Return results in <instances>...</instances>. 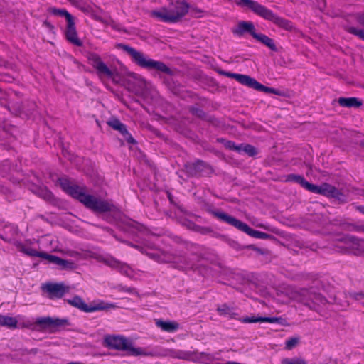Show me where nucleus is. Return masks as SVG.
<instances>
[{
    "mask_svg": "<svg viewBox=\"0 0 364 364\" xmlns=\"http://www.w3.org/2000/svg\"><path fill=\"white\" fill-rule=\"evenodd\" d=\"M60 187L70 195L73 198L78 200L86 208L90 209L95 213H105L113 212L116 210V206L107 200H104L94 196L87 194L85 188L76 184H73L66 178H58Z\"/></svg>",
    "mask_w": 364,
    "mask_h": 364,
    "instance_id": "1",
    "label": "nucleus"
},
{
    "mask_svg": "<svg viewBox=\"0 0 364 364\" xmlns=\"http://www.w3.org/2000/svg\"><path fill=\"white\" fill-rule=\"evenodd\" d=\"M149 257L160 263L173 262L179 269H195L202 260L200 255L192 253L188 256H177L164 250L148 254Z\"/></svg>",
    "mask_w": 364,
    "mask_h": 364,
    "instance_id": "2",
    "label": "nucleus"
},
{
    "mask_svg": "<svg viewBox=\"0 0 364 364\" xmlns=\"http://www.w3.org/2000/svg\"><path fill=\"white\" fill-rule=\"evenodd\" d=\"M235 3L241 7L247 8L256 15L264 18L265 20L272 21L277 26L287 30L291 31L293 25L291 21L284 18L279 17L272 11L269 10L264 6L260 4L257 1L253 0H233Z\"/></svg>",
    "mask_w": 364,
    "mask_h": 364,
    "instance_id": "3",
    "label": "nucleus"
},
{
    "mask_svg": "<svg viewBox=\"0 0 364 364\" xmlns=\"http://www.w3.org/2000/svg\"><path fill=\"white\" fill-rule=\"evenodd\" d=\"M116 47L127 53L132 60L139 67L148 70H155L168 75H172V70L163 62L147 58L143 53L123 43H118Z\"/></svg>",
    "mask_w": 364,
    "mask_h": 364,
    "instance_id": "4",
    "label": "nucleus"
},
{
    "mask_svg": "<svg viewBox=\"0 0 364 364\" xmlns=\"http://www.w3.org/2000/svg\"><path fill=\"white\" fill-rule=\"evenodd\" d=\"M188 9L189 5L186 2L172 1L168 8L163 7L159 11H152L151 16L164 22L176 23L188 13Z\"/></svg>",
    "mask_w": 364,
    "mask_h": 364,
    "instance_id": "5",
    "label": "nucleus"
},
{
    "mask_svg": "<svg viewBox=\"0 0 364 364\" xmlns=\"http://www.w3.org/2000/svg\"><path fill=\"white\" fill-rule=\"evenodd\" d=\"M107 346L112 349L125 350L128 354L134 356H155V351H146L141 348H134L132 341L123 336H108L105 338Z\"/></svg>",
    "mask_w": 364,
    "mask_h": 364,
    "instance_id": "6",
    "label": "nucleus"
},
{
    "mask_svg": "<svg viewBox=\"0 0 364 364\" xmlns=\"http://www.w3.org/2000/svg\"><path fill=\"white\" fill-rule=\"evenodd\" d=\"M292 298L296 301L303 304L312 310H317V307L325 304L326 299L321 294L316 292L313 288L300 289L292 293Z\"/></svg>",
    "mask_w": 364,
    "mask_h": 364,
    "instance_id": "7",
    "label": "nucleus"
},
{
    "mask_svg": "<svg viewBox=\"0 0 364 364\" xmlns=\"http://www.w3.org/2000/svg\"><path fill=\"white\" fill-rule=\"evenodd\" d=\"M48 11L55 16H62L65 18L67 22L65 31L66 39L70 43L76 46H82V42L77 37L75 18L66 9H64L49 7L48 9Z\"/></svg>",
    "mask_w": 364,
    "mask_h": 364,
    "instance_id": "8",
    "label": "nucleus"
},
{
    "mask_svg": "<svg viewBox=\"0 0 364 364\" xmlns=\"http://www.w3.org/2000/svg\"><path fill=\"white\" fill-rule=\"evenodd\" d=\"M218 73L221 75L233 78L240 84L245 85L250 88H252L255 90L264 92L266 93H272L279 96L282 95V92L279 90L274 89L273 87H266L259 83V82H257L255 78H252L249 75L229 73L222 70H218Z\"/></svg>",
    "mask_w": 364,
    "mask_h": 364,
    "instance_id": "9",
    "label": "nucleus"
},
{
    "mask_svg": "<svg viewBox=\"0 0 364 364\" xmlns=\"http://www.w3.org/2000/svg\"><path fill=\"white\" fill-rule=\"evenodd\" d=\"M208 212L220 221L229 224L237 230L247 233L248 235L259 238L260 231L252 229L247 224L222 211L209 210Z\"/></svg>",
    "mask_w": 364,
    "mask_h": 364,
    "instance_id": "10",
    "label": "nucleus"
},
{
    "mask_svg": "<svg viewBox=\"0 0 364 364\" xmlns=\"http://www.w3.org/2000/svg\"><path fill=\"white\" fill-rule=\"evenodd\" d=\"M184 171L188 176L201 177L212 173L210 166L201 160L195 162H188L184 164Z\"/></svg>",
    "mask_w": 364,
    "mask_h": 364,
    "instance_id": "11",
    "label": "nucleus"
},
{
    "mask_svg": "<svg viewBox=\"0 0 364 364\" xmlns=\"http://www.w3.org/2000/svg\"><path fill=\"white\" fill-rule=\"evenodd\" d=\"M41 289L48 293V298L50 299H60L65 294L70 291V287L63 283H51L48 282L43 284Z\"/></svg>",
    "mask_w": 364,
    "mask_h": 364,
    "instance_id": "12",
    "label": "nucleus"
},
{
    "mask_svg": "<svg viewBox=\"0 0 364 364\" xmlns=\"http://www.w3.org/2000/svg\"><path fill=\"white\" fill-rule=\"evenodd\" d=\"M35 325L41 329H57L60 327L70 325V322L66 318H58L51 317H40L36 318Z\"/></svg>",
    "mask_w": 364,
    "mask_h": 364,
    "instance_id": "13",
    "label": "nucleus"
},
{
    "mask_svg": "<svg viewBox=\"0 0 364 364\" xmlns=\"http://www.w3.org/2000/svg\"><path fill=\"white\" fill-rule=\"evenodd\" d=\"M88 60L92 67L97 70L98 75H104L108 77H112L113 76L112 70L101 60V58L98 54L95 53H90L88 55Z\"/></svg>",
    "mask_w": 364,
    "mask_h": 364,
    "instance_id": "14",
    "label": "nucleus"
},
{
    "mask_svg": "<svg viewBox=\"0 0 364 364\" xmlns=\"http://www.w3.org/2000/svg\"><path fill=\"white\" fill-rule=\"evenodd\" d=\"M67 302L70 305L75 308H77L84 312H93L98 310H103L106 308L105 306H103L101 304L93 306H88L79 296H75L73 299H68Z\"/></svg>",
    "mask_w": 364,
    "mask_h": 364,
    "instance_id": "15",
    "label": "nucleus"
},
{
    "mask_svg": "<svg viewBox=\"0 0 364 364\" xmlns=\"http://www.w3.org/2000/svg\"><path fill=\"white\" fill-rule=\"evenodd\" d=\"M107 124L113 129L119 131L128 143L132 144H135L136 143V140L127 131L126 125L122 123L118 119H111L107 122Z\"/></svg>",
    "mask_w": 364,
    "mask_h": 364,
    "instance_id": "16",
    "label": "nucleus"
},
{
    "mask_svg": "<svg viewBox=\"0 0 364 364\" xmlns=\"http://www.w3.org/2000/svg\"><path fill=\"white\" fill-rule=\"evenodd\" d=\"M244 323L267 322L270 323H279L282 326H287V321L282 317H267V316H246L242 318Z\"/></svg>",
    "mask_w": 364,
    "mask_h": 364,
    "instance_id": "17",
    "label": "nucleus"
},
{
    "mask_svg": "<svg viewBox=\"0 0 364 364\" xmlns=\"http://www.w3.org/2000/svg\"><path fill=\"white\" fill-rule=\"evenodd\" d=\"M232 33L238 36H242L247 33L250 34L252 38H254V35H257V33L255 31V27L252 22L244 21H240L237 23V27L232 30Z\"/></svg>",
    "mask_w": 364,
    "mask_h": 364,
    "instance_id": "18",
    "label": "nucleus"
},
{
    "mask_svg": "<svg viewBox=\"0 0 364 364\" xmlns=\"http://www.w3.org/2000/svg\"><path fill=\"white\" fill-rule=\"evenodd\" d=\"M16 247L19 251L31 257H38L48 260L50 255L44 252H38L29 246L18 242Z\"/></svg>",
    "mask_w": 364,
    "mask_h": 364,
    "instance_id": "19",
    "label": "nucleus"
},
{
    "mask_svg": "<svg viewBox=\"0 0 364 364\" xmlns=\"http://www.w3.org/2000/svg\"><path fill=\"white\" fill-rule=\"evenodd\" d=\"M48 261L50 263L60 266L62 269L72 270L76 267V264L73 261L65 260L53 255H50Z\"/></svg>",
    "mask_w": 364,
    "mask_h": 364,
    "instance_id": "20",
    "label": "nucleus"
},
{
    "mask_svg": "<svg viewBox=\"0 0 364 364\" xmlns=\"http://www.w3.org/2000/svg\"><path fill=\"white\" fill-rule=\"evenodd\" d=\"M156 326L163 331L173 333L178 330L179 323L173 321H164L162 319L156 320Z\"/></svg>",
    "mask_w": 364,
    "mask_h": 364,
    "instance_id": "21",
    "label": "nucleus"
},
{
    "mask_svg": "<svg viewBox=\"0 0 364 364\" xmlns=\"http://www.w3.org/2000/svg\"><path fill=\"white\" fill-rule=\"evenodd\" d=\"M156 355H163V356H170L173 358L183 359V360H190L192 355V353L187 351L180 350H173L168 349L165 350L162 354H159L156 352Z\"/></svg>",
    "mask_w": 364,
    "mask_h": 364,
    "instance_id": "22",
    "label": "nucleus"
},
{
    "mask_svg": "<svg viewBox=\"0 0 364 364\" xmlns=\"http://www.w3.org/2000/svg\"><path fill=\"white\" fill-rule=\"evenodd\" d=\"M338 102L344 107H359L363 105V102L356 97H339Z\"/></svg>",
    "mask_w": 364,
    "mask_h": 364,
    "instance_id": "23",
    "label": "nucleus"
},
{
    "mask_svg": "<svg viewBox=\"0 0 364 364\" xmlns=\"http://www.w3.org/2000/svg\"><path fill=\"white\" fill-rule=\"evenodd\" d=\"M254 38L268 47L272 51H277V48L274 40L262 33L254 35Z\"/></svg>",
    "mask_w": 364,
    "mask_h": 364,
    "instance_id": "24",
    "label": "nucleus"
},
{
    "mask_svg": "<svg viewBox=\"0 0 364 364\" xmlns=\"http://www.w3.org/2000/svg\"><path fill=\"white\" fill-rule=\"evenodd\" d=\"M18 321L16 318L0 314V326L8 328H16Z\"/></svg>",
    "mask_w": 364,
    "mask_h": 364,
    "instance_id": "25",
    "label": "nucleus"
},
{
    "mask_svg": "<svg viewBox=\"0 0 364 364\" xmlns=\"http://www.w3.org/2000/svg\"><path fill=\"white\" fill-rule=\"evenodd\" d=\"M100 261L112 268H114V269L126 268V264L120 262L119 261L117 260L114 257H106V258L104 257V258L100 259Z\"/></svg>",
    "mask_w": 364,
    "mask_h": 364,
    "instance_id": "26",
    "label": "nucleus"
},
{
    "mask_svg": "<svg viewBox=\"0 0 364 364\" xmlns=\"http://www.w3.org/2000/svg\"><path fill=\"white\" fill-rule=\"evenodd\" d=\"M335 191H336V188L329 183H324L320 186L319 194L321 195L331 197L332 194L335 193Z\"/></svg>",
    "mask_w": 364,
    "mask_h": 364,
    "instance_id": "27",
    "label": "nucleus"
},
{
    "mask_svg": "<svg viewBox=\"0 0 364 364\" xmlns=\"http://www.w3.org/2000/svg\"><path fill=\"white\" fill-rule=\"evenodd\" d=\"M285 181L287 182H294L300 184L303 188L306 182V180H305L302 176L296 174L287 175Z\"/></svg>",
    "mask_w": 364,
    "mask_h": 364,
    "instance_id": "28",
    "label": "nucleus"
},
{
    "mask_svg": "<svg viewBox=\"0 0 364 364\" xmlns=\"http://www.w3.org/2000/svg\"><path fill=\"white\" fill-rule=\"evenodd\" d=\"M363 239L358 238L355 236L347 235L345 236L343 241L347 243H352L353 245L359 246L360 245V242H363Z\"/></svg>",
    "mask_w": 364,
    "mask_h": 364,
    "instance_id": "29",
    "label": "nucleus"
},
{
    "mask_svg": "<svg viewBox=\"0 0 364 364\" xmlns=\"http://www.w3.org/2000/svg\"><path fill=\"white\" fill-rule=\"evenodd\" d=\"M217 310L220 315L232 316L233 314V309L228 306L227 304H223L218 306Z\"/></svg>",
    "mask_w": 364,
    "mask_h": 364,
    "instance_id": "30",
    "label": "nucleus"
},
{
    "mask_svg": "<svg viewBox=\"0 0 364 364\" xmlns=\"http://www.w3.org/2000/svg\"><path fill=\"white\" fill-rule=\"evenodd\" d=\"M346 30L353 35H355L358 37H359L360 39L364 41V31L362 29H358L355 27H347Z\"/></svg>",
    "mask_w": 364,
    "mask_h": 364,
    "instance_id": "31",
    "label": "nucleus"
},
{
    "mask_svg": "<svg viewBox=\"0 0 364 364\" xmlns=\"http://www.w3.org/2000/svg\"><path fill=\"white\" fill-rule=\"evenodd\" d=\"M282 364H307L306 360L301 358H294L292 359L284 358Z\"/></svg>",
    "mask_w": 364,
    "mask_h": 364,
    "instance_id": "32",
    "label": "nucleus"
},
{
    "mask_svg": "<svg viewBox=\"0 0 364 364\" xmlns=\"http://www.w3.org/2000/svg\"><path fill=\"white\" fill-rule=\"evenodd\" d=\"M189 111L193 115H195L198 118L205 119L206 117L205 113L200 108L191 107L189 108Z\"/></svg>",
    "mask_w": 364,
    "mask_h": 364,
    "instance_id": "33",
    "label": "nucleus"
},
{
    "mask_svg": "<svg viewBox=\"0 0 364 364\" xmlns=\"http://www.w3.org/2000/svg\"><path fill=\"white\" fill-rule=\"evenodd\" d=\"M201 235H208L213 232V229L210 227L200 226L197 225L194 230Z\"/></svg>",
    "mask_w": 364,
    "mask_h": 364,
    "instance_id": "34",
    "label": "nucleus"
},
{
    "mask_svg": "<svg viewBox=\"0 0 364 364\" xmlns=\"http://www.w3.org/2000/svg\"><path fill=\"white\" fill-rule=\"evenodd\" d=\"M243 152L247 154L250 156H254L257 154V151L252 145L245 144L243 149Z\"/></svg>",
    "mask_w": 364,
    "mask_h": 364,
    "instance_id": "35",
    "label": "nucleus"
},
{
    "mask_svg": "<svg viewBox=\"0 0 364 364\" xmlns=\"http://www.w3.org/2000/svg\"><path fill=\"white\" fill-rule=\"evenodd\" d=\"M331 198H336L341 203H345L347 202L346 196L338 188H336V191H335V193L332 194Z\"/></svg>",
    "mask_w": 364,
    "mask_h": 364,
    "instance_id": "36",
    "label": "nucleus"
},
{
    "mask_svg": "<svg viewBox=\"0 0 364 364\" xmlns=\"http://www.w3.org/2000/svg\"><path fill=\"white\" fill-rule=\"evenodd\" d=\"M299 343V338L296 337H292L286 341L285 348L287 350H291L294 348Z\"/></svg>",
    "mask_w": 364,
    "mask_h": 364,
    "instance_id": "37",
    "label": "nucleus"
},
{
    "mask_svg": "<svg viewBox=\"0 0 364 364\" xmlns=\"http://www.w3.org/2000/svg\"><path fill=\"white\" fill-rule=\"evenodd\" d=\"M306 190L311 191V193H320V186H316L312 183H309L307 181L304 187Z\"/></svg>",
    "mask_w": 364,
    "mask_h": 364,
    "instance_id": "38",
    "label": "nucleus"
},
{
    "mask_svg": "<svg viewBox=\"0 0 364 364\" xmlns=\"http://www.w3.org/2000/svg\"><path fill=\"white\" fill-rule=\"evenodd\" d=\"M129 228H134L138 231H141L144 228L143 225L134 220H129L126 223Z\"/></svg>",
    "mask_w": 364,
    "mask_h": 364,
    "instance_id": "39",
    "label": "nucleus"
},
{
    "mask_svg": "<svg viewBox=\"0 0 364 364\" xmlns=\"http://www.w3.org/2000/svg\"><path fill=\"white\" fill-rule=\"evenodd\" d=\"M181 224H182L183 226L186 227L188 229L191 230H193V231H194V230H195L196 227V225H196V223H194L193 221H191V220H188V219H186V218L183 219V220H181Z\"/></svg>",
    "mask_w": 364,
    "mask_h": 364,
    "instance_id": "40",
    "label": "nucleus"
},
{
    "mask_svg": "<svg viewBox=\"0 0 364 364\" xmlns=\"http://www.w3.org/2000/svg\"><path fill=\"white\" fill-rule=\"evenodd\" d=\"M348 226L350 228V230L358 232H364V224H355V223H350L348 225Z\"/></svg>",
    "mask_w": 364,
    "mask_h": 364,
    "instance_id": "41",
    "label": "nucleus"
},
{
    "mask_svg": "<svg viewBox=\"0 0 364 364\" xmlns=\"http://www.w3.org/2000/svg\"><path fill=\"white\" fill-rule=\"evenodd\" d=\"M246 248L255 250L260 255H264L266 253V251L264 250L259 248V247L255 246L254 245H247V246H246Z\"/></svg>",
    "mask_w": 364,
    "mask_h": 364,
    "instance_id": "42",
    "label": "nucleus"
},
{
    "mask_svg": "<svg viewBox=\"0 0 364 364\" xmlns=\"http://www.w3.org/2000/svg\"><path fill=\"white\" fill-rule=\"evenodd\" d=\"M43 26L46 27L51 33H55V27H54V26L50 22L48 21L47 20H46L43 23Z\"/></svg>",
    "mask_w": 364,
    "mask_h": 364,
    "instance_id": "43",
    "label": "nucleus"
},
{
    "mask_svg": "<svg viewBox=\"0 0 364 364\" xmlns=\"http://www.w3.org/2000/svg\"><path fill=\"white\" fill-rule=\"evenodd\" d=\"M224 146L226 149L234 151L236 144L232 141H226L224 144Z\"/></svg>",
    "mask_w": 364,
    "mask_h": 364,
    "instance_id": "44",
    "label": "nucleus"
},
{
    "mask_svg": "<svg viewBox=\"0 0 364 364\" xmlns=\"http://www.w3.org/2000/svg\"><path fill=\"white\" fill-rule=\"evenodd\" d=\"M245 144H238L235 146V151H237V153L240 154L242 152H243V149H244V147H245Z\"/></svg>",
    "mask_w": 364,
    "mask_h": 364,
    "instance_id": "45",
    "label": "nucleus"
},
{
    "mask_svg": "<svg viewBox=\"0 0 364 364\" xmlns=\"http://www.w3.org/2000/svg\"><path fill=\"white\" fill-rule=\"evenodd\" d=\"M357 21L360 26H364V14H359L357 16Z\"/></svg>",
    "mask_w": 364,
    "mask_h": 364,
    "instance_id": "46",
    "label": "nucleus"
},
{
    "mask_svg": "<svg viewBox=\"0 0 364 364\" xmlns=\"http://www.w3.org/2000/svg\"><path fill=\"white\" fill-rule=\"evenodd\" d=\"M353 297L356 300L363 299L364 298L363 291L353 294Z\"/></svg>",
    "mask_w": 364,
    "mask_h": 364,
    "instance_id": "47",
    "label": "nucleus"
},
{
    "mask_svg": "<svg viewBox=\"0 0 364 364\" xmlns=\"http://www.w3.org/2000/svg\"><path fill=\"white\" fill-rule=\"evenodd\" d=\"M272 236L271 235H269L267 233L261 232L259 235V239H269L272 238Z\"/></svg>",
    "mask_w": 364,
    "mask_h": 364,
    "instance_id": "48",
    "label": "nucleus"
},
{
    "mask_svg": "<svg viewBox=\"0 0 364 364\" xmlns=\"http://www.w3.org/2000/svg\"><path fill=\"white\" fill-rule=\"evenodd\" d=\"M119 241H120L121 242H124L127 245H128L129 246H131L132 247H134V248H139V247L136 245H134L132 244V242H129V241H124V240H120V239H118L117 237H116Z\"/></svg>",
    "mask_w": 364,
    "mask_h": 364,
    "instance_id": "49",
    "label": "nucleus"
},
{
    "mask_svg": "<svg viewBox=\"0 0 364 364\" xmlns=\"http://www.w3.org/2000/svg\"><path fill=\"white\" fill-rule=\"evenodd\" d=\"M230 245L231 247H232L233 248L236 249V250L240 249V245L237 242H235V241H231L230 242Z\"/></svg>",
    "mask_w": 364,
    "mask_h": 364,
    "instance_id": "50",
    "label": "nucleus"
},
{
    "mask_svg": "<svg viewBox=\"0 0 364 364\" xmlns=\"http://www.w3.org/2000/svg\"><path fill=\"white\" fill-rule=\"evenodd\" d=\"M117 269L122 274H128V272H129V267L126 265V268H117Z\"/></svg>",
    "mask_w": 364,
    "mask_h": 364,
    "instance_id": "51",
    "label": "nucleus"
},
{
    "mask_svg": "<svg viewBox=\"0 0 364 364\" xmlns=\"http://www.w3.org/2000/svg\"><path fill=\"white\" fill-rule=\"evenodd\" d=\"M51 196H52L51 192L48 190H45L44 197L48 199H50L51 198Z\"/></svg>",
    "mask_w": 364,
    "mask_h": 364,
    "instance_id": "52",
    "label": "nucleus"
},
{
    "mask_svg": "<svg viewBox=\"0 0 364 364\" xmlns=\"http://www.w3.org/2000/svg\"><path fill=\"white\" fill-rule=\"evenodd\" d=\"M357 210H358L360 213H361L364 214V206H362V205H360V206H358V207H357Z\"/></svg>",
    "mask_w": 364,
    "mask_h": 364,
    "instance_id": "53",
    "label": "nucleus"
},
{
    "mask_svg": "<svg viewBox=\"0 0 364 364\" xmlns=\"http://www.w3.org/2000/svg\"><path fill=\"white\" fill-rule=\"evenodd\" d=\"M0 239L7 242H9L10 240H9L7 238L4 237L2 235H0Z\"/></svg>",
    "mask_w": 364,
    "mask_h": 364,
    "instance_id": "54",
    "label": "nucleus"
},
{
    "mask_svg": "<svg viewBox=\"0 0 364 364\" xmlns=\"http://www.w3.org/2000/svg\"><path fill=\"white\" fill-rule=\"evenodd\" d=\"M125 291H127V292H132L134 291V289L132 288H127L125 289Z\"/></svg>",
    "mask_w": 364,
    "mask_h": 364,
    "instance_id": "55",
    "label": "nucleus"
},
{
    "mask_svg": "<svg viewBox=\"0 0 364 364\" xmlns=\"http://www.w3.org/2000/svg\"><path fill=\"white\" fill-rule=\"evenodd\" d=\"M79 255V254H78V252H73V253H72V254H71V256L75 257V256H76V255Z\"/></svg>",
    "mask_w": 364,
    "mask_h": 364,
    "instance_id": "56",
    "label": "nucleus"
},
{
    "mask_svg": "<svg viewBox=\"0 0 364 364\" xmlns=\"http://www.w3.org/2000/svg\"><path fill=\"white\" fill-rule=\"evenodd\" d=\"M363 242H364V240H363Z\"/></svg>",
    "mask_w": 364,
    "mask_h": 364,
    "instance_id": "57",
    "label": "nucleus"
}]
</instances>
